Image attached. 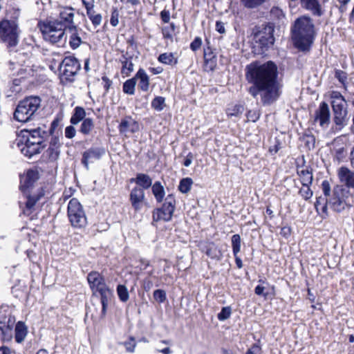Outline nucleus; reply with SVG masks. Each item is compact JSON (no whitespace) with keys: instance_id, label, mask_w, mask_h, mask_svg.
Masks as SVG:
<instances>
[{"instance_id":"obj_10","label":"nucleus","mask_w":354,"mask_h":354,"mask_svg":"<svg viewBox=\"0 0 354 354\" xmlns=\"http://www.w3.org/2000/svg\"><path fill=\"white\" fill-rule=\"evenodd\" d=\"M80 69L79 61L73 56L66 57L59 65L60 74L63 79L73 82Z\"/></svg>"},{"instance_id":"obj_22","label":"nucleus","mask_w":354,"mask_h":354,"mask_svg":"<svg viewBox=\"0 0 354 354\" xmlns=\"http://www.w3.org/2000/svg\"><path fill=\"white\" fill-rule=\"evenodd\" d=\"M122 64L121 73L124 77H129L133 71V64L132 62V57L128 53H123L120 58Z\"/></svg>"},{"instance_id":"obj_37","label":"nucleus","mask_w":354,"mask_h":354,"mask_svg":"<svg viewBox=\"0 0 354 354\" xmlns=\"http://www.w3.org/2000/svg\"><path fill=\"white\" fill-rule=\"evenodd\" d=\"M193 180L190 178H185L180 181L178 189L180 192L186 194L190 191Z\"/></svg>"},{"instance_id":"obj_60","label":"nucleus","mask_w":354,"mask_h":354,"mask_svg":"<svg viewBox=\"0 0 354 354\" xmlns=\"http://www.w3.org/2000/svg\"><path fill=\"white\" fill-rule=\"evenodd\" d=\"M193 159L194 155L192 154V153L189 152L185 158L183 165L187 167H189L192 162Z\"/></svg>"},{"instance_id":"obj_16","label":"nucleus","mask_w":354,"mask_h":354,"mask_svg":"<svg viewBox=\"0 0 354 354\" xmlns=\"http://www.w3.org/2000/svg\"><path fill=\"white\" fill-rule=\"evenodd\" d=\"M80 31V30L75 25H69L66 28V34L69 36V45L73 49L77 48L82 42Z\"/></svg>"},{"instance_id":"obj_8","label":"nucleus","mask_w":354,"mask_h":354,"mask_svg":"<svg viewBox=\"0 0 354 354\" xmlns=\"http://www.w3.org/2000/svg\"><path fill=\"white\" fill-rule=\"evenodd\" d=\"M18 26L14 21H0V39L9 46H15L18 43Z\"/></svg>"},{"instance_id":"obj_7","label":"nucleus","mask_w":354,"mask_h":354,"mask_svg":"<svg viewBox=\"0 0 354 354\" xmlns=\"http://www.w3.org/2000/svg\"><path fill=\"white\" fill-rule=\"evenodd\" d=\"M274 28L271 25H266L254 33V47L260 48L259 53H263L272 46L274 41Z\"/></svg>"},{"instance_id":"obj_21","label":"nucleus","mask_w":354,"mask_h":354,"mask_svg":"<svg viewBox=\"0 0 354 354\" xmlns=\"http://www.w3.org/2000/svg\"><path fill=\"white\" fill-rule=\"evenodd\" d=\"M119 131L122 134L126 135L127 133H135L138 131V124L131 118L123 119L119 125Z\"/></svg>"},{"instance_id":"obj_17","label":"nucleus","mask_w":354,"mask_h":354,"mask_svg":"<svg viewBox=\"0 0 354 354\" xmlns=\"http://www.w3.org/2000/svg\"><path fill=\"white\" fill-rule=\"evenodd\" d=\"M145 200V192L140 187H134L130 194V201L133 207L136 210H139L142 207V203Z\"/></svg>"},{"instance_id":"obj_5","label":"nucleus","mask_w":354,"mask_h":354,"mask_svg":"<svg viewBox=\"0 0 354 354\" xmlns=\"http://www.w3.org/2000/svg\"><path fill=\"white\" fill-rule=\"evenodd\" d=\"M41 99L39 97L30 96L19 102L14 118L20 122H26L34 116L40 106Z\"/></svg>"},{"instance_id":"obj_64","label":"nucleus","mask_w":354,"mask_h":354,"mask_svg":"<svg viewBox=\"0 0 354 354\" xmlns=\"http://www.w3.org/2000/svg\"><path fill=\"white\" fill-rule=\"evenodd\" d=\"M264 290H265V287L258 285L254 289V292L257 295H263L264 296H266V294H264Z\"/></svg>"},{"instance_id":"obj_58","label":"nucleus","mask_w":354,"mask_h":354,"mask_svg":"<svg viewBox=\"0 0 354 354\" xmlns=\"http://www.w3.org/2000/svg\"><path fill=\"white\" fill-rule=\"evenodd\" d=\"M160 17L164 23H168L170 20V12L169 10H163L160 12Z\"/></svg>"},{"instance_id":"obj_62","label":"nucleus","mask_w":354,"mask_h":354,"mask_svg":"<svg viewBox=\"0 0 354 354\" xmlns=\"http://www.w3.org/2000/svg\"><path fill=\"white\" fill-rule=\"evenodd\" d=\"M8 324L7 326H5V330H6V334L10 333L12 330V324H13L15 321V318L12 317H10L8 318Z\"/></svg>"},{"instance_id":"obj_6","label":"nucleus","mask_w":354,"mask_h":354,"mask_svg":"<svg viewBox=\"0 0 354 354\" xmlns=\"http://www.w3.org/2000/svg\"><path fill=\"white\" fill-rule=\"evenodd\" d=\"M67 215L73 227L83 228L87 225L85 212L77 198H73L70 200L67 207Z\"/></svg>"},{"instance_id":"obj_28","label":"nucleus","mask_w":354,"mask_h":354,"mask_svg":"<svg viewBox=\"0 0 354 354\" xmlns=\"http://www.w3.org/2000/svg\"><path fill=\"white\" fill-rule=\"evenodd\" d=\"M131 181H134L140 188L147 189L152 185V180L149 176L145 174H138L136 178H132Z\"/></svg>"},{"instance_id":"obj_51","label":"nucleus","mask_w":354,"mask_h":354,"mask_svg":"<svg viewBox=\"0 0 354 354\" xmlns=\"http://www.w3.org/2000/svg\"><path fill=\"white\" fill-rule=\"evenodd\" d=\"M174 30V25L171 24V27H165L162 28V35L164 38L172 39V32Z\"/></svg>"},{"instance_id":"obj_47","label":"nucleus","mask_w":354,"mask_h":354,"mask_svg":"<svg viewBox=\"0 0 354 354\" xmlns=\"http://www.w3.org/2000/svg\"><path fill=\"white\" fill-rule=\"evenodd\" d=\"M264 1L265 0H241L243 5L249 8H256Z\"/></svg>"},{"instance_id":"obj_33","label":"nucleus","mask_w":354,"mask_h":354,"mask_svg":"<svg viewBox=\"0 0 354 354\" xmlns=\"http://www.w3.org/2000/svg\"><path fill=\"white\" fill-rule=\"evenodd\" d=\"M158 60L165 64L167 65H175L178 63V59L174 57L172 53H165L160 54Z\"/></svg>"},{"instance_id":"obj_38","label":"nucleus","mask_w":354,"mask_h":354,"mask_svg":"<svg viewBox=\"0 0 354 354\" xmlns=\"http://www.w3.org/2000/svg\"><path fill=\"white\" fill-rule=\"evenodd\" d=\"M232 247L233 254L236 255L241 251V239L239 234H234L232 236Z\"/></svg>"},{"instance_id":"obj_61","label":"nucleus","mask_w":354,"mask_h":354,"mask_svg":"<svg viewBox=\"0 0 354 354\" xmlns=\"http://www.w3.org/2000/svg\"><path fill=\"white\" fill-rule=\"evenodd\" d=\"M49 147H57V149H59V147H60V142L58 136L52 137Z\"/></svg>"},{"instance_id":"obj_50","label":"nucleus","mask_w":354,"mask_h":354,"mask_svg":"<svg viewBox=\"0 0 354 354\" xmlns=\"http://www.w3.org/2000/svg\"><path fill=\"white\" fill-rule=\"evenodd\" d=\"M64 134H65L66 138H67L68 139H72L76 135V129L72 125L68 126L65 129Z\"/></svg>"},{"instance_id":"obj_32","label":"nucleus","mask_w":354,"mask_h":354,"mask_svg":"<svg viewBox=\"0 0 354 354\" xmlns=\"http://www.w3.org/2000/svg\"><path fill=\"white\" fill-rule=\"evenodd\" d=\"M59 155V151L57 147H49L43 153L42 158L46 162H55L57 160Z\"/></svg>"},{"instance_id":"obj_35","label":"nucleus","mask_w":354,"mask_h":354,"mask_svg":"<svg viewBox=\"0 0 354 354\" xmlns=\"http://www.w3.org/2000/svg\"><path fill=\"white\" fill-rule=\"evenodd\" d=\"M136 85V78L134 77L133 78L127 80L124 84L122 90L123 92L128 95H133L135 93V88Z\"/></svg>"},{"instance_id":"obj_63","label":"nucleus","mask_w":354,"mask_h":354,"mask_svg":"<svg viewBox=\"0 0 354 354\" xmlns=\"http://www.w3.org/2000/svg\"><path fill=\"white\" fill-rule=\"evenodd\" d=\"M216 30L219 32V33H224L225 32V27H224V24L223 22H221V21H217L216 23Z\"/></svg>"},{"instance_id":"obj_42","label":"nucleus","mask_w":354,"mask_h":354,"mask_svg":"<svg viewBox=\"0 0 354 354\" xmlns=\"http://www.w3.org/2000/svg\"><path fill=\"white\" fill-rule=\"evenodd\" d=\"M244 108L242 105L235 104L227 110L228 116H239L243 112Z\"/></svg>"},{"instance_id":"obj_11","label":"nucleus","mask_w":354,"mask_h":354,"mask_svg":"<svg viewBox=\"0 0 354 354\" xmlns=\"http://www.w3.org/2000/svg\"><path fill=\"white\" fill-rule=\"evenodd\" d=\"M46 126L39 127L36 129H24L21 131V138L19 140L27 141L30 140L31 142H38V145H44V139L48 137V131H46Z\"/></svg>"},{"instance_id":"obj_34","label":"nucleus","mask_w":354,"mask_h":354,"mask_svg":"<svg viewBox=\"0 0 354 354\" xmlns=\"http://www.w3.org/2000/svg\"><path fill=\"white\" fill-rule=\"evenodd\" d=\"M86 115L85 110L80 106H77L75 108L74 113L71 118V123L72 124H77L80 121L84 120V117Z\"/></svg>"},{"instance_id":"obj_4","label":"nucleus","mask_w":354,"mask_h":354,"mask_svg":"<svg viewBox=\"0 0 354 354\" xmlns=\"http://www.w3.org/2000/svg\"><path fill=\"white\" fill-rule=\"evenodd\" d=\"M330 95L334 115L333 120L336 128L340 130L348 121L346 101L339 91H333Z\"/></svg>"},{"instance_id":"obj_20","label":"nucleus","mask_w":354,"mask_h":354,"mask_svg":"<svg viewBox=\"0 0 354 354\" xmlns=\"http://www.w3.org/2000/svg\"><path fill=\"white\" fill-rule=\"evenodd\" d=\"M43 194H37L33 196H27L25 206L22 207V203H19L20 207L23 213L27 216L31 214L35 209L36 203L39 201Z\"/></svg>"},{"instance_id":"obj_12","label":"nucleus","mask_w":354,"mask_h":354,"mask_svg":"<svg viewBox=\"0 0 354 354\" xmlns=\"http://www.w3.org/2000/svg\"><path fill=\"white\" fill-rule=\"evenodd\" d=\"M301 6L309 11L315 17H322L324 15L325 4L329 0H299Z\"/></svg>"},{"instance_id":"obj_13","label":"nucleus","mask_w":354,"mask_h":354,"mask_svg":"<svg viewBox=\"0 0 354 354\" xmlns=\"http://www.w3.org/2000/svg\"><path fill=\"white\" fill-rule=\"evenodd\" d=\"M17 145L21 153L29 158L39 154L46 146V145H38V142H31L28 140L25 142L24 140H19Z\"/></svg>"},{"instance_id":"obj_1","label":"nucleus","mask_w":354,"mask_h":354,"mask_svg":"<svg viewBox=\"0 0 354 354\" xmlns=\"http://www.w3.org/2000/svg\"><path fill=\"white\" fill-rule=\"evenodd\" d=\"M245 71L246 79L253 84L248 89L253 97L259 94L263 105H270L279 97L281 86L277 80L278 69L274 62H254L248 65Z\"/></svg>"},{"instance_id":"obj_59","label":"nucleus","mask_w":354,"mask_h":354,"mask_svg":"<svg viewBox=\"0 0 354 354\" xmlns=\"http://www.w3.org/2000/svg\"><path fill=\"white\" fill-rule=\"evenodd\" d=\"M335 77L337 78L341 83L344 84L346 80V75L342 71H337L335 72Z\"/></svg>"},{"instance_id":"obj_29","label":"nucleus","mask_w":354,"mask_h":354,"mask_svg":"<svg viewBox=\"0 0 354 354\" xmlns=\"http://www.w3.org/2000/svg\"><path fill=\"white\" fill-rule=\"evenodd\" d=\"M297 174L300 177L302 185H310L312 184L313 180V174L308 168H298Z\"/></svg>"},{"instance_id":"obj_57","label":"nucleus","mask_w":354,"mask_h":354,"mask_svg":"<svg viewBox=\"0 0 354 354\" xmlns=\"http://www.w3.org/2000/svg\"><path fill=\"white\" fill-rule=\"evenodd\" d=\"M245 354H261V348L259 346L254 344Z\"/></svg>"},{"instance_id":"obj_45","label":"nucleus","mask_w":354,"mask_h":354,"mask_svg":"<svg viewBox=\"0 0 354 354\" xmlns=\"http://www.w3.org/2000/svg\"><path fill=\"white\" fill-rule=\"evenodd\" d=\"M153 299L158 303L161 304L166 301L167 295L165 290L158 289L153 292Z\"/></svg>"},{"instance_id":"obj_31","label":"nucleus","mask_w":354,"mask_h":354,"mask_svg":"<svg viewBox=\"0 0 354 354\" xmlns=\"http://www.w3.org/2000/svg\"><path fill=\"white\" fill-rule=\"evenodd\" d=\"M152 192L158 203H161L165 197V189L160 182L156 181L152 185Z\"/></svg>"},{"instance_id":"obj_18","label":"nucleus","mask_w":354,"mask_h":354,"mask_svg":"<svg viewBox=\"0 0 354 354\" xmlns=\"http://www.w3.org/2000/svg\"><path fill=\"white\" fill-rule=\"evenodd\" d=\"M87 280L93 293L106 286L104 278L97 272H90L87 276Z\"/></svg>"},{"instance_id":"obj_23","label":"nucleus","mask_w":354,"mask_h":354,"mask_svg":"<svg viewBox=\"0 0 354 354\" xmlns=\"http://www.w3.org/2000/svg\"><path fill=\"white\" fill-rule=\"evenodd\" d=\"M338 175L341 182L344 183L348 187L354 188V171L346 167H341Z\"/></svg>"},{"instance_id":"obj_36","label":"nucleus","mask_w":354,"mask_h":354,"mask_svg":"<svg viewBox=\"0 0 354 354\" xmlns=\"http://www.w3.org/2000/svg\"><path fill=\"white\" fill-rule=\"evenodd\" d=\"M94 128V123L92 119L85 118L81 124L80 131L84 134L88 135Z\"/></svg>"},{"instance_id":"obj_48","label":"nucleus","mask_w":354,"mask_h":354,"mask_svg":"<svg viewBox=\"0 0 354 354\" xmlns=\"http://www.w3.org/2000/svg\"><path fill=\"white\" fill-rule=\"evenodd\" d=\"M260 113L258 110H250L247 113V118L248 121L255 122L259 120Z\"/></svg>"},{"instance_id":"obj_26","label":"nucleus","mask_w":354,"mask_h":354,"mask_svg":"<svg viewBox=\"0 0 354 354\" xmlns=\"http://www.w3.org/2000/svg\"><path fill=\"white\" fill-rule=\"evenodd\" d=\"M74 12L73 8L71 7L64 8L59 12V20L67 26L73 24Z\"/></svg>"},{"instance_id":"obj_44","label":"nucleus","mask_w":354,"mask_h":354,"mask_svg":"<svg viewBox=\"0 0 354 354\" xmlns=\"http://www.w3.org/2000/svg\"><path fill=\"white\" fill-rule=\"evenodd\" d=\"M232 314V308L230 306H225L222 308L221 312L218 314V319L220 321H225L230 318Z\"/></svg>"},{"instance_id":"obj_27","label":"nucleus","mask_w":354,"mask_h":354,"mask_svg":"<svg viewBox=\"0 0 354 354\" xmlns=\"http://www.w3.org/2000/svg\"><path fill=\"white\" fill-rule=\"evenodd\" d=\"M28 334V328L23 322H18L15 326V341L21 343Z\"/></svg>"},{"instance_id":"obj_24","label":"nucleus","mask_w":354,"mask_h":354,"mask_svg":"<svg viewBox=\"0 0 354 354\" xmlns=\"http://www.w3.org/2000/svg\"><path fill=\"white\" fill-rule=\"evenodd\" d=\"M38 179V173L34 170H28L26 174L21 178L20 188L23 192L29 188Z\"/></svg>"},{"instance_id":"obj_3","label":"nucleus","mask_w":354,"mask_h":354,"mask_svg":"<svg viewBox=\"0 0 354 354\" xmlns=\"http://www.w3.org/2000/svg\"><path fill=\"white\" fill-rule=\"evenodd\" d=\"M67 26L59 19L44 22L40 29L45 40L58 46H64L66 41L67 35L65 30Z\"/></svg>"},{"instance_id":"obj_14","label":"nucleus","mask_w":354,"mask_h":354,"mask_svg":"<svg viewBox=\"0 0 354 354\" xmlns=\"http://www.w3.org/2000/svg\"><path fill=\"white\" fill-rule=\"evenodd\" d=\"M330 113L328 105L323 102L320 104L319 109L315 111L314 122H318L320 127L326 128L330 123Z\"/></svg>"},{"instance_id":"obj_15","label":"nucleus","mask_w":354,"mask_h":354,"mask_svg":"<svg viewBox=\"0 0 354 354\" xmlns=\"http://www.w3.org/2000/svg\"><path fill=\"white\" fill-rule=\"evenodd\" d=\"M95 292H98L100 295V301L102 304V317H104L106 313L107 308L111 301L113 297V290L107 286L97 290Z\"/></svg>"},{"instance_id":"obj_46","label":"nucleus","mask_w":354,"mask_h":354,"mask_svg":"<svg viewBox=\"0 0 354 354\" xmlns=\"http://www.w3.org/2000/svg\"><path fill=\"white\" fill-rule=\"evenodd\" d=\"M299 194L304 200L310 198L313 196V192L310 188V185H302L299 190Z\"/></svg>"},{"instance_id":"obj_39","label":"nucleus","mask_w":354,"mask_h":354,"mask_svg":"<svg viewBox=\"0 0 354 354\" xmlns=\"http://www.w3.org/2000/svg\"><path fill=\"white\" fill-rule=\"evenodd\" d=\"M151 106L158 111H161L165 107V99L163 97L158 96L155 97L151 102Z\"/></svg>"},{"instance_id":"obj_54","label":"nucleus","mask_w":354,"mask_h":354,"mask_svg":"<svg viewBox=\"0 0 354 354\" xmlns=\"http://www.w3.org/2000/svg\"><path fill=\"white\" fill-rule=\"evenodd\" d=\"M153 282L149 278H146L142 281V288L146 291L149 292L153 288Z\"/></svg>"},{"instance_id":"obj_56","label":"nucleus","mask_w":354,"mask_h":354,"mask_svg":"<svg viewBox=\"0 0 354 354\" xmlns=\"http://www.w3.org/2000/svg\"><path fill=\"white\" fill-rule=\"evenodd\" d=\"M82 1L86 10V12L93 10L94 0H82Z\"/></svg>"},{"instance_id":"obj_25","label":"nucleus","mask_w":354,"mask_h":354,"mask_svg":"<svg viewBox=\"0 0 354 354\" xmlns=\"http://www.w3.org/2000/svg\"><path fill=\"white\" fill-rule=\"evenodd\" d=\"M134 78L139 80L138 87L142 91H147L149 88V77L143 68H140Z\"/></svg>"},{"instance_id":"obj_55","label":"nucleus","mask_w":354,"mask_h":354,"mask_svg":"<svg viewBox=\"0 0 354 354\" xmlns=\"http://www.w3.org/2000/svg\"><path fill=\"white\" fill-rule=\"evenodd\" d=\"M322 188L323 192L326 196L330 195V186L328 180H324L322 183Z\"/></svg>"},{"instance_id":"obj_49","label":"nucleus","mask_w":354,"mask_h":354,"mask_svg":"<svg viewBox=\"0 0 354 354\" xmlns=\"http://www.w3.org/2000/svg\"><path fill=\"white\" fill-rule=\"evenodd\" d=\"M124 346L126 348L127 351L133 353L136 346V340L134 337H130L128 342L124 343Z\"/></svg>"},{"instance_id":"obj_53","label":"nucleus","mask_w":354,"mask_h":354,"mask_svg":"<svg viewBox=\"0 0 354 354\" xmlns=\"http://www.w3.org/2000/svg\"><path fill=\"white\" fill-rule=\"evenodd\" d=\"M202 45V40L200 37H197L194 39V40L190 44V48L193 51L198 50Z\"/></svg>"},{"instance_id":"obj_43","label":"nucleus","mask_w":354,"mask_h":354,"mask_svg":"<svg viewBox=\"0 0 354 354\" xmlns=\"http://www.w3.org/2000/svg\"><path fill=\"white\" fill-rule=\"evenodd\" d=\"M270 16L272 19H277L278 21H281L285 18L283 11L278 7H274L271 9Z\"/></svg>"},{"instance_id":"obj_9","label":"nucleus","mask_w":354,"mask_h":354,"mask_svg":"<svg viewBox=\"0 0 354 354\" xmlns=\"http://www.w3.org/2000/svg\"><path fill=\"white\" fill-rule=\"evenodd\" d=\"M176 207V200L173 194H169L165 198L162 207L153 212V221H169L173 216Z\"/></svg>"},{"instance_id":"obj_52","label":"nucleus","mask_w":354,"mask_h":354,"mask_svg":"<svg viewBox=\"0 0 354 354\" xmlns=\"http://www.w3.org/2000/svg\"><path fill=\"white\" fill-rule=\"evenodd\" d=\"M333 207L335 211L339 212L342 209H344L343 201L339 198H334L332 202Z\"/></svg>"},{"instance_id":"obj_30","label":"nucleus","mask_w":354,"mask_h":354,"mask_svg":"<svg viewBox=\"0 0 354 354\" xmlns=\"http://www.w3.org/2000/svg\"><path fill=\"white\" fill-rule=\"evenodd\" d=\"M205 254L211 259L217 260L221 259L223 256L220 249L212 242L207 245Z\"/></svg>"},{"instance_id":"obj_40","label":"nucleus","mask_w":354,"mask_h":354,"mask_svg":"<svg viewBox=\"0 0 354 354\" xmlns=\"http://www.w3.org/2000/svg\"><path fill=\"white\" fill-rule=\"evenodd\" d=\"M86 15L94 26L96 27L101 24L102 17L100 14H96L95 10H93L89 12H87Z\"/></svg>"},{"instance_id":"obj_19","label":"nucleus","mask_w":354,"mask_h":354,"mask_svg":"<svg viewBox=\"0 0 354 354\" xmlns=\"http://www.w3.org/2000/svg\"><path fill=\"white\" fill-rule=\"evenodd\" d=\"M104 153L105 151L103 148H91L84 152L82 162L88 169L89 161L100 159Z\"/></svg>"},{"instance_id":"obj_2","label":"nucleus","mask_w":354,"mask_h":354,"mask_svg":"<svg viewBox=\"0 0 354 354\" xmlns=\"http://www.w3.org/2000/svg\"><path fill=\"white\" fill-rule=\"evenodd\" d=\"M291 32L295 47L302 51L308 50L315 36L313 19L307 15L298 17L292 26Z\"/></svg>"},{"instance_id":"obj_41","label":"nucleus","mask_w":354,"mask_h":354,"mask_svg":"<svg viewBox=\"0 0 354 354\" xmlns=\"http://www.w3.org/2000/svg\"><path fill=\"white\" fill-rule=\"evenodd\" d=\"M117 293L120 299L126 302L129 298V295L127 287L124 285H118L117 287Z\"/></svg>"}]
</instances>
